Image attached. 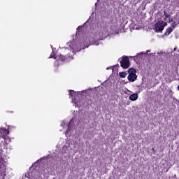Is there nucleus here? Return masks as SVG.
Masks as SVG:
<instances>
[{
	"instance_id": "f257e3e1",
	"label": "nucleus",
	"mask_w": 179,
	"mask_h": 179,
	"mask_svg": "<svg viewBox=\"0 0 179 179\" xmlns=\"http://www.w3.org/2000/svg\"><path fill=\"white\" fill-rule=\"evenodd\" d=\"M128 73L129 76H127V79L129 82H135L138 78V76H136V69L130 68L128 70Z\"/></svg>"
},
{
	"instance_id": "f03ea898",
	"label": "nucleus",
	"mask_w": 179,
	"mask_h": 179,
	"mask_svg": "<svg viewBox=\"0 0 179 179\" xmlns=\"http://www.w3.org/2000/svg\"><path fill=\"white\" fill-rule=\"evenodd\" d=\"M167 26V22H165L164 21L159 20L155 24V30L157 33H162L163 30H164V27Z\"/></svg>"
},
{
	"instance_id": "7ed1b4c3",
	"label": "nucleus",
	"mask_w": 179,
	"mask_h": 179,
	"mask_svg": "<svg viewBox=\"0 0 179 179\" xmlns=\"http://www.w3.org/2000/svg\"><path fill=\"white\" fill-rule=\"evenodd\" d=\"M120 66L123 69H128L129 66H131V63L129 62V57L128 56L122 57V61H120Z\"/></svg>"
},
{
	"instance_id": "20e7f679",
	"label": "nucleus",
	"mask_w": 179,
	"mask_h": 179,
	"mask_svg": "<svg viewBox=\"0 0 179 179\" xmlns=\"http://www.w3.org/2000/svg\"><path fill=\"white\" fill-rule=\"evenodd\" d=\"M1 138L4 139V142L6 145H8V143L6 141H8V142L10 141V138L8 137V135H9V131L6 129H3L1 130Z\"/></svg>"
},
{
	"instance_id": "39448f33",
	"label": "nucleus",
	"mask_w": 179,
	"mask_h": 179,
	"mask_svg": "<svg viewBox=\"0 0 179 179\" xmlns=\"http://www.w3.org/2000/svg\"><path fill=\"white\" fill-rule=\"evenodd\" d=\"M66 59V57L64 55H62V54L59 55V58L57 59V61L55 63V66H56L57 68L59 66V63H58V61H61L62 62H64Z\"/></svg>"
},
{
	"instance_id": "423d86ee",
	"label": "nucleus",
	"mask_w": 179,
	"mask_h": 179,
	"mask_svg": "<svg viewBox=\"0 0 179 179\" xmlns=\"http://www.w3.org/2000/svg\"><path fill=\"white\" fill-rule=\"evenodd\" d=\"M129 100H131V101H135L138 100V94H132L131 95H130Z\"/></svg>"
},
{
	"instance_id": "0eeeda50",
	"label": "nucleus",
	"mask_w": 179,
	"mask_h": 179,
	"mask_svg": "<svg viewBox=\"0 0 179 179\" xmlns=\"http://www.w3.org/2000/svg\"><path fill=\"white\" fill-rule=\"evenodd\" d=\"M172 32H173V28L169 27L168 29H166V31L164 33V36H169V34H171Z\"/></svg>"
},
{
	"instance_id": "6e6552de",
	"label": "nucleus",
	"mask_w": 179,
	"mask_h": 179,
	"mask_svg": "<svg viewBox=\"0 0 179 179\" xmlns=\"http://www.w3.org/2000/svg\"><path fill=\"white\" fill-rule=\"evenodd\" d=\"M127 75H128V73H127V71H122V72H120V73H119V76H120V77L122 78H127Z\"/></svg>"
},
{
	"instance_id": "1a4fd4ad",
	"label": "nucleus",
	"mask_w": 179,
	"mask_h": 179,
	"mask_svg": "<svg viewBox=\"0 0 179 179\" xmlns=\"http://www.w3.org/2000/svg\"><path fill=\"white\" fill-rule=\"evenodd\" d=\"M49 58H53L54 59H57V57L55 56V53H54V51L52 52Z\"/></svg>"
},
{
	"instance_id": "9d476101",
	"label": "nucleus",
	"mask_w": 179,
	"mask_h": 179,
	"mask_svg": "<svg viewBox=\"0 0 179 179\" xmlns=\"http://www.w3.org/2000/svg\"><path fill=\"white\" fill-rule=\"evenodd\" d=\"M164 15L166 19H170V14H169L167 12L164 11Z\"/></svg>"
},
{
	"instance_id": "9b49d317",
	"label": "nucleus",
	"mask_w": 179,
	"mask_h": 179,
	"mask_svg": "<svg viewBox=\"0 0 179 179\" xmlns=\"http://www.w3.org/2000/svg\"><path fill=\"white\" fill-rule=\"evenodd\" d=\"M71 124H72V120H71L69 123L68 129L66 130V134L71 131Z\"/></svg>"
},
{
	"instance_id": "f8f14e48",
	"label": "nucleus",
	"mask_w": 179,
	"mask_h": 179,
	"mask_svg": "<svg viewBox=\"0 0 179 179\" xmlns=\"http://www.w3.org/2000/svg\"><path fill=\"white\" fill-rule=\"evenodd\" d=\"M69 96H71V97L73 96V93L75 92V91L70 90L69 91Z\"/></svg>"
},
{
	"instance_id": "ddd939ff",
	"label": "nucleus",
	"mask_w": 179,
	"mask_h": 179,
	"mask_svg": "<svg viewBox=\"0 0 179 179\" xmlns=\"http://www.w3.org/2000/svg\"><path fill=\"white\" fill-rule=\"evenodd\" d=\"M171 27H176V26H177V24L176 23V22H173L171 24Z\"/></svg>"
},
{
	"instance_id": "4468645a",
	"label": "nucleus",
	"mask_w": 179,
	"mask_h": 179,
	"mask_svg": "<svg viewBox=\"0 0 179 179\" xmlns=\"http://www.w3.org/2000/svg\"><path fill=\"white\" fill-rule=\"evenodd\" d=\"M169 23H173L174 22V20H173V18H170L169 20Z\"/></svg>"
},
{
	"instance_id": "2eb2a0df",
	"label": "nucleus",
	"mask_w": 179,
	"mask_h": 179,
	"mask_svg": "<svg viewBox=\"0 0 179 179\" xmlns=\"http://www.w3.org/2000/svg\"><path fill=\"white\" fill-rule=\"evenodd\" d=\"M134 59H138V56H134Z\"/></svg>"
},
{
	"instance_id": "dca6fc26",
	"label": "nucleus",
	"mask_w": 179,
	"mask_h": 179,
	"mask_svg": "<svg viewBox=\"0 0 179 179\" xmlns=\"http://www.w3.org/2000/svg\"><path fill=\"white\" fill-rule=\"evenodd\" d=\"M80 27H78L77 28V30H79Z\"/></svg>"
}]
</instances>
